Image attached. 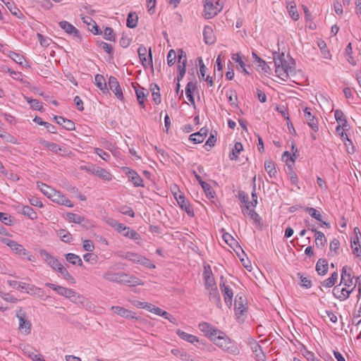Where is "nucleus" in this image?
<instances>
[{
    "label": "nucleus",
    "mask_w": 361,
    "mask_h": 361,
    "mask_svg": "<svg viewBox=\"0 0 361 361\" xmlns=\"http://www.w3.org/2000/svg\"><path fill=\"white\" fill-rule=\"evenodd\" d=\"M305 211L314 219L322 221V214L319 211L313 207H307Z\"/></svg>",
    "instance_id": "nucleus-59"
},
{
    "label": "nucleus",
    "mask_w": 361,
    "mask_h": 361,
    "mask_svg": "<svg viewBox=\"0 0 361 361\" xmlns=\"http://www.w3.org/2000/svg\"><path fill=\"white\" fill-rule=\"evenodd\" d=\"M275 72L277 76L283 81H286L290 73L293 71L291 66L284 59V54L275 53L274 56Z\"/></svg>",
    "instance_id": "nucleus-1"
},
{
    "label": "nucleus",
    "mask_w": 361,
    "mask_h": 361,
    "mask_svg": "<svg viewBox=\"0 0 361 361\" xmlns=\"http://www.w3.org/2000/svg\"><path fill=\"white\" fill-rule=\"evenodd\" d=\"M111 310L115 314H116L122 317L127 318V319L135 318V314L133 312L128 310L127 309H125L122 307L112 306Z\"/></svg>",
    "instance_id": "nucleus-22"
},
{
    "label": "nucleus",
    "mask_w": 361,
    "mask_h": 361,
    "mask_svg": "<svg viewBox=\"0 0 361 361\" xmlns=\"http://www.w3.org/2000/svg\"><path fill=\"white\" fill-rule=\"evenodd\" d=\"M209 132L208 128H202L197 133H192L190 135V140L194 143H202L207 135Z\"/></svg>",
    "instance_id": "nucleus-19"
},
{
    "label": "nucleus",
    "mask_w": 361,
    "mask_h": 361,
    "mask_svg": "<svg viewBox=\"0 0 361 361\" xmlns=\"http://www.w3.org/2000/svg\"><path fill=\"white\" fill-rule=\"evenodd\" d=\"M58 235L61 238V240L65 243H71L73 240L72 235L64 229L59 230Z\"/></svg>",
    "instance_id": "nucleus-47"
},
{
    "label": "nucleus",
    "mask_w": 361,
    "mask_h": 361,
    "mask_svg": "<svg viewBox=\"0 0 361 361\" xmlns=\"http://www.w3.org/2000/svg\"><path fill=\"white\" fill-rule=\"evenodd\" d=\"M128 177L129 180L132 182L135 187L142 186V179L135 171H129L128 173Z\"/></svg>",
    "instance_id": "nucleus-33"
},
{
    "label": "nucleus",
    "mask_w": 361,
    "mask_h": 361,
    "mask_svg": "<svg viewBox=\"0 0 361 361\" xmlns=\"http://www.w3.org/2000/svg\"><path fill=\"white\" fill-rule=\"evenodd\" d=\"M58 272H59L66 281H70L71 283H75V279L72 276V275L70 274V273L63 266L59 269Z\"/></svg>",
    "instance_id": "nucleus-52"
},
{
    "label": "nucleus",
    "mask_w": 361,
    "mask_h": 361,
    "mask_svg": "<svg viewBox=\"0 0 361 361\" xmlns=\"http://www.w3.org/2000/svg\"><path fill=\"white\" fill-rule=\"evenodd\" d=\"M94 173L96 176L104 180L109 181L112 179L111 174L104 169L98 167Z\"/></svg>",
    "instance_id": "nucleus-39"
},
{
    "label": "nucleus",
    "mask_w": 361,
    "mask_h": 361,
    "mask_svg": "<svg viewBox=\"0 0 361 361\" xmlns=\"http://www.w3.org/2000/svg\"><path fill=\"white\" fill-rule=\"evenodd\" d=\"M309 230H310L312 232L315 233V243H316V245L318 247H324L326 243V237H325L324 234L322 232H321V231H317L313 227L312 228L309 227Z\"/></svg>",
    "instance_id": "nucleus-26"
},
{
    "label": "nucleus",
    "mask_w": 361,
    "mask_h": 361,
    "mask_svg": "<svg viewBox=\"0 0 361 361\" xmlns=\"http://www.w3.org/2000/svg\"><path fill=\"white\" fill-rule=\"evenodd\" d=\"M232 59L238 63L242 72H243L245 74H247V75L250 74V73L246 69L245 63L242 60L239 54H233Z\"/></svg>",
    "instance_id": "nucleus-42"
},
{
    "label": "nucleus",
    "mask_w": 361,
    "mask_h": 361,
    "mask_svg": "<svg viewBox=\"0 0 361 361\" xmlns=\"http://www.w3.org/2000/svg\"><path fill=\"white\" fill-rule=\"evenodd\" d=\"M108 83L109 89L114 93L116 98L123 101L124 97L117 78L114 76H110Z\"/></svg>",
    "instance_id": "nucleus-10"
},
{
    "label": "nucleus",
    "mask_w": 361,
    "mask_h": 361,
    "mask_svg": "<svg viewBox=\"0 0 361 361\" xmlns=\"http://www.w3.org/2000/svg\"><path fill=\"white\" fill-rule=\"evenodd\" d=\"M212 341L223 350L231 354H237L238 348L235 343L231 341L223 331H219L218 336L212 338Z\"/></svg>",
    "instance_id": "nucleus-2"
},
{
    "label": "nucleus",
    "mask_w": 361,
    "mask_h": 361,
    "mask_svg": "<svg viewBox=\"0 0 361 361\" xmlns=\"http://www.w3.org/2000/svg\"><path fill=\"white\" fill-rule=\"evenodd\" d=\"M287 8H288L289 15L292 18V19L294 20H298L299 19L300 16H299V13L298 12L295 5L288 4L287 6Z\"/></svg>",
    "instance_id": "nucleus-54"
},
{
    "label": "nucleus",
    "mask_w": 361,
    "mask_h": 361,
    "mask_svg": "<svg viewBox=\"0 0 361 361\" xmlns=\"http://www.w3.org/2000/svg\"><path fill=\"white\" fill-rule=\"evenodd\" d=\"M222 238L229 246L233 247L234 245H237L238 242L233 238V237L228 233L224 232L222 235Z\"/></svg>",
    "instance_id": "nucleus-57"
},
{
    "label": "nucleus",
    "mask_w": 361,
    "mask_h": 361,
    "mask_svg": "<svg viewBox=\"0 0 361 361\" xmlns=\"http://www.w3.org/2000/svg\"><path fill=\"white\" fill-rule=\"evenodd\" d=\"M238 198L242 203H244L245 204V209L247 210H248L250 208V202H249L248 195L245 192H244L243 190H240L238 192Z\"/></svg>",
    "instance_id": "nucleus-55"
},
{
    "label": "nucleus",
    "mask_w": 361,
    "mask_h": 361,
    "mask_svg": "<svg viewBox=\"0 0 361 361\" xmlns=\"http://www.w3.org/2000/svg\"><path fill=\"white\" fill-rule=\"evenodd\" d=\"M66 260L73 264V265H78V266H82L83 263L80 257L73 253H68L65 255Z\"/></svg>",
    "instance_id": "nucleus-36"
},
{
    "label": "nucleus",
    "mask_w": 361,
    "mask_h": 361,
    "mask_svg": "<svg viewBox=\"0 0 361 361\" xmlns=\"http://www.w3.org/2000/svg\"><path fill=\"white\" fill-rule=\"evenodd\" d=\"M171 353L173 355L180 358L184 361H190V355H189L185 351L179 349H172Z\"/></svg>",
    "instance_id": "nucleus-43"
},
{
    "label": "nucleus",
    "mask_w": 361,
    "mask_h": 361,
    "mask_svg": "<svg viewBox=\"0 0 361 361\" xmlns=\"http://www.w3.org/2000/svg\"><path fill=\"white\" fill-rule=\"evenodd\" d=\"M334 116L336 121L339 125L336 127V132H339L342 128H344L348 125V121L343 112L340 109H336L334 111Z\"/></svg>",
    "instance_id": "nucleus-20"
},
{
    "label": "nucleus",
    "mask_w": 361,
    "mask_h": 361,
    "mask_svg": "<svg viewBox=\"0 0 361 361\" xmlns=\"http://www.w3.org/2000/svg\"><path fill=\"white\" fill-rule=\"evenodd\" d=\"M2 243L8 245L15 254L20 256L25 257L29 253L28 251L25 249L22 245L18 244L15 240L8 238H4L2 240Z\"/></svg>",
    "instance_id": "nucleus-7"
},
{
    "label": "nucleus",
    "mask_w": 361,
    "mask_h": 361,
    "mask_svg": "<svg viewBox=\"0 0 361 361\" xmlns=\"http://www.w3.org/2000/svg\"><path fill=\"white\" fill-rule=\"evenodd\" d=\"M66 218L70 222L75 223V224H79L80 220H81L82 216L78 215L77 214L68 212L66 214Z\"/></svg>",
    "instance_id": "nucleus-62"
},
{
    "label": "nucleus",
    "mask_w": 361,
    "mask_h": 361,
    "mask_svg": "<svg viewBox=\"0 0 361 361\" xmlns=\"http://www.w3.org/2000/svg\"><path fill=\"white\" fill-rule=\"evenodd\" d=\"M298 276L300 279V286L305 288H310L312 286V281L307 277L303 276L301 273H298Z\"/></svg>",
    "instance_id": "nucleus-60"
},
{
    "label": "nucleus",
    "mask_w": 361,
    "mask_h": 361,
    "mask_svg": "<svg viewBox=\"0 0 361 361\" xmlns=\"http://www.w3.org/2000/svg\"><path fill=\"white\" fill-rule=\"evenodd\" d=\"M41 185L44 188H46L47 189H49V190L51 192V195L49 199L59 204H61L63 203L65 196L62 195L59 191L54 190L53 188L48 186L45 183H41Z\"/></svg>",
    "instance_id": "nucleus-23"
},
{
    "label": "nucleus",
    "mask_w": 361,
    "mask_h": 361,
    "mask_svg": "<svg viewBox=\"0 0 361 361\" xmlns=\"http://www.w3.org/2000/svg\"><path fill=\"white\" fill-rule=\"evenodd\" d=\"M0 221L7 226L13 224V218L7 213L0 212Z\"/></svg>",
    "instance_id": "nucleus-49"
},
{
    "label": "nucleus",
    "mask_w": 361,
    "mask_h": 361,
    "mask_svg": "<svg viewBox=\"0 0 361 361\" xmlns=\"http://www.w3.org/2000/svg\"><path fill=\"white\" fill-rule=\"evenodd\" d=\"M243 149V147L241 142H236L232 149L231 152L229 154V158L231 160H236L238 158V154Z\"/></svg>",
    "instance_id": "nucleus-37"
},
{
    "label": "nucleus",
    "mask_w": 361,
    "mask_h": 361,
    "mask_svg": "<svg viewBox=\"0 0 361 361\" xmlns=\"http://www.w3.org/2000/svg\"><path fill=\"white\" fill-rule=\"evenodd\" d=\"M204 16L209 19L216 16L221 11L223 6H215L212 0H204Z\"/></svg>",
    "instance_id": "nucleus-6"
},
{
    "label": "nucleus",
    "mask_w": 361,
    "mask_h": 361,
    "mask_svg": "<svg viewBox=\"0 0 361 361\" xmlns=\"http://www.w3.org/2000/svg\"><path fill=\"white\" fill-rule=\"evenodd\" d=\"M45 286L56 291L57 293L60 295L69 298L75 302H78V295L73 290L61 286H57L51 283H47Z\"/></svg>",
    "instance_id": "nucleus-3"
},
{
    "label": "nucleus",
    "mask_w": 361,
    "mask_h": 361,
    "mask_svg": "<svg viewBox=\"0 0 361 361\" xmlns=\"http://www.w3.org/2000/svg\"><path fill=\"white\" fill-rule=\"evenodd\" d=\"M16 317L19 320V330L23 332L25 335L30 334L31 332L32 324L30 321L27 319L26 313L22 308L16 312Z\"/></svg>",
    "instance_id": "nucleus-5"
},
{
    "label": "nucleus",
    "mask_w": 361,
    "mask_h": 361,
    "mask_svg": "<svg viewBox=\"0 0 361 361\" xmlns=\"http://www.w3.org/2000/svg\"><path fill=\"white\" fill-rule=\"evenodd\" d=\"M304 116L308 126L314 132L317 133L319 130L318 119L312 114L310 108L306 107L304 109Z\"/></svg>",
    "instance_id": "nucleus-13"
},
{
    "label": "nucleus",
    "mask_w": 361,
    "mask_h": 361,
    "mask_svg": "<svg viewBox=\"0 0 361 361\" xmlns=\"http://www.w3.org/2000/svg\"><path fill=\"white\" fill-rule=\"evenodd\" d=\"M159 317H163L165 319L169 320L172 324H176V319L173 317L171 314L159 308Z\"/></svg>",
    "instance_id": "nucleus-63"
},
{
    "label": "nucleus",
    "mask_w": 361,
    "mask_h": 361,
    "mask_svg": "<svg viewBox=\"0 0 361 361\" xmlns=\"http://www.w3.org/2000/svg\"><path fill=\"white\" fill-rule=\"evenodd\" d=\"M118 276L119 272L114 273L110 271L105 272L103 275V278L105 280L114 283H118Z\"/></svg>",
    "instance_id": "nucleus-45"
},
{
    "label": "nucleus",
    "mask_w": 361,
    "mask_h": 361,
    "mask_svg": "<svg viewBox=\"0 0 361 361\" xmlns=\"http://www.w3.org/2000/svg\"><path fill=\"white\" fill-rule=\"evenodd\" d=\"M202 188L204 190L206 196L209 198H214L215 195V192L214 191L213 188L211 187V185L207 183H202Z\"/></svg>",
    "instance_id": "nucleus-50"
},
{
    "label": "nucleus",
    "mask_w": 361,
    "mask_h": 361,
    "mask_svg": "<svg viewBox=\"0 0 361 361\" xmlns=\"http://www.w3.org/2000/svg\"><path fill=\"white\" fill-rule=\"evenodd\" d=\"M338 278V274L336 271H334L331 274V276L327 279L321 282L322 286L326 288H331L333 287Z\"/></svg>",
    "instance_id": "nucleus-34"
},
{
    "label": "nucleus",
    "mask_w": 361,
    "mask_h": 361,
    "mask_svg": "<svg viewBox=\"0 0 361 361\" xmlns=\"http://www.w3.org/2000/svg\"><path fill=\"white\" fill-rule=\"evenodd\" d=\"M40 256L46 261V262L54 270L59 271L63 266L61 262L49 252L44 250L39 251Z\"/></svg>",
    "instance_id": "nucleus-8"
},
{
    "label": "nucleus",
    "mask_w": 361,
    "mask_h": 361,
    "mask_svg": "<svg viewBox=\"0 0 361 361\" xmlns=\"http://www.w3.org/2000/svg\"><path fill=\"white\" fill-rule=\"evenodd\" d=\"M5 4L13 16L18 18H24V15L20 11V9L16 7L13 1H8L5 3Z\"/></svg>",
    "instance_id": "nucleus-35"
},
{
    "label": "nucleus",
    "mask_w": 361,
    "mask_h": 361,
    "mask_svg": "<svg viewBox=\"0 0 361 361\" xmlns=\"http://www.w3.org/2000/svg\"><path fill=\"white\" fill-rule=\"evenodd\" d=\"M19 212L32 220L36 219L37 217V213L35 210L28 205L22 206L20 209H19Z\"/></svg>",
    "instance_id": "nucleus-29"
},
{
    "label": "nucleus",
    "mask_w": 361,
    "mask_h": 361,
    "mask_svg": "<svg viewBox=\"0 0 361 361\" xmlns=\"http://www.w3.org/2000/svg\"><path fill=\"white\" fill-rule=\"evenodd\" d=\"M246 299L244 296L241 295H236L234 302V309L235 314L239 317L240 315L243 314L244 312L246 311L247 307L246 305Z\"/></svg>",
    "instance_id": "nucleus-12"
},
{
    "label": "nucleus",
    "mask_w": 361,
    "mask_h": 361,
    "mask_svg": "<svg viewBox=\"0 0 361 361\" xmlns=\"http://www.w3.org/2000/svg\"><path fill=\"white\" fill-rule=\"evenodd\" d=\"M59 25L67 34L73 35L74 37L80 38L79 30L75 28L72 24L66 20H62L59 23Z\"/></svg>",
    "instance_id": "nucleus-16"
},
{
    "label": "nucleus",
    "mask_w": 361,
    "mask_h": 361,
    "mask_svg": "<svg viewBox=\"0 0 361 361\" xmlns=\"http://www.w3.org/2000/svg\"><path fill=\"white\" fill-rule=\"evenodd\" d=\"M118 283H123L129 286H135L139 284V279L135 276H130L123 272H119Z\"/></svg>",
    "instance_id": "nucleus-18"
},
{
    "label": "nucleus",
    "mask_w": 361,
    "mask_h": 361,
    "mask_svg": "<svg viewBox=\"0 0 361 361\" xmlns=\"http://www.w3.org/2000/svg\"><path fill=\"white\" fill-rule=\"evenodd\" d=\"M209 290V299L212 302L215 303L216 305L219 307H221V301L219 293L218 291L217 286L212 288L207 289Z\"/></svg>",
    "instance_id": "nucleus-24"
},
{
    "label": "nucleus",
    "mask_w": 361,
    "mask_h": 361,
    "mask_svg": "<svg viewBox=\"0 0 361 361\" xmlns=\"http://www.w3.org/2000/svg\"><path fill=\"white\" fill-rule=\"evenodd\" d=\"M27 102L30 104L31 107L35 110L42 111V103L35 99H31L30 97L25 98Z\"/></svg>",
    "instance_id": "nucleus-58"
},
{
    "label": "nucleus",
    "mask_w": 361,
    "mask_h": 361,
    "mask_svg": "<svg viewBox=\"0 0 361 361\" xmlns=\"http://www.w3.org/2000/svg\"><path fill=\"white\" fill-rule=\"evenodd\" d=\"M242 212L245 215L247 214L250 216V218L252 219L255 223L259 222L260 217L254 209H249L248 210H247L246 209H243Z\"/></svg>",
    "instance_id": "nucleus-51"
},
{
    "label": "nucleus",
    "mask_w": 361,
    "mask_h": 361,
    "mask_svg": "<svg viewBox=\"0 0 361 361\" xmlns=\"http://www.w3.org/2000/svg\"><path fill=\"white\" fill-rule=\"evenodd\" d=\"M125 258L134 262L140 264L142 256L137 253L128 252L126 253Z\"/></svg>",
    "instance_id": "nucleus-53"
},
{
    "label": "nucleus",
    "mask_w": 361,
    "mask_h": 361,
    "mask_svg": "<svg viewBox=\"0 0 361 361\" xmlns=\"http://www.w3.org/2000/svg\"><path fill=\"white\" fill-rule=\"evenodd\" d=\"M292 152H293V154H291L288 151L284 152L283 154V158L286 157V161H288V160H290V161L294 163L295 159L297 158V156H296L295 153L298 152V149L295 147V145L294 144H293V145H292Z\"/></svg>",
    "instance_id": "nucleus-46"
},
{
    "label": "nucleus",
    "mask_w": 361,
    "mask_h": 361,
    "mask_svg": "<svg viewBox=\"0 0 361 361\" xmlns=\"http://www.w3.org/2000/svg\"><path fill=\"white\" fill-rule=\"evenodd\" d=\"M40 143L44 147H47L49 150H50L53 152L59 153V151H61V147L59 145H57L54 142L42 140L40 142Z\"/></svg>",
    "instance_id": "nucleus-40"
},
{
    "label": "nucleus",
    "mask_w": 361,
    "mask_h": 361,
    "mask_svg": "<svg viewBox=\"0 0 361 361\" xmlns=\"http://www.w3.org/2000/svg\"><path fill=\"white\" fill-rule=\"evenodd\" d=\"M176 57L177 56L175 51L173 49H171L167 55V63L169 66H171L175 63Z\"/></svg>",
    "instance_id": "nucleus-64"
},
{
    "label": "nucleus",
    "mask_w": 361,
    "mask_h": 361,
    "mask_svg": "<svg viewBox=\"0 0 361 361\" xmlns=\"http://www.w3.org/2000/svg\"><path fill=\"white\" fill-rule=\"evenodd\" d=\"M204 41L207 44H212L215 42V36L213 29L209 25H206L203 30Z\"/></svg>",
    "instance_id": "nucleus-25"
},
{
    "label": "nucleus",
    "mask_w": 361,
    "mask_h": 361,
    "mask_svg": "<svg viewBox=\"0 0 361 361\" xmlns=\"http://www.w3.org/2000/svg\"><path fill=\"white\" fill-rule=\"evenodd\" d=\"M7 283L11 287L20 290L21 291L27 290V287L29 286V284H27L25 283L18 282L17 281L13 280H8Z\"/></svg>",
    "instance_id": "nucleus-41"
},
{
    "label": "nucleus",
    "mask_w": 361,
    "mask_h": 361,
    "mask_svg": "<svg viewBox=\"0 0 361 361\" xmlns=\"http://www.w3.org/2000/svg\"><path fill=\"white\" fill-rule=\"evenodd\" d=\"M219 287L223 294L224 302L231 308L232 305L233 292L232 288L226 284V281L223 276L220 278Z\"/></svg>",
    "instance_id": "nucleus-4"
},
{
    "label": "nucleus",
    "mask_w": 361,
    "mask_h": 361,
    "mask_svg": "<svg viewBox=\"0 0 361 361\" xmlns=\"http://www.w3.org/2000/svg\"><path fill=\"white\" fill-rule=\"evenodd\" d=\"M8 56L12 60L20 65H22L23 61H25V58L23 55L13 51H10Z\"/></svg>",
    "instance_id": "nucleus-61"
},
{
    "label": "nucleus",
    "mask_w": 361,
    "mask_h": 361,
    "mask_svg": "<svg viewBox=\"0 0 361 361\" xmlns=\"http://www.w3.org/2000/svg\"><path fill=\"white\" fill-rule=\"evenodd\" d=\"M138 16L135 12H130L127 17L126 25L129 28H134L137 25Z\"/></svg>",
    "instance_id": "nucleus-38"
},
{
    "label": "nucleus",
    "mask_w": 361,
    "mask_h": 361,
    "mask_svg": "<svg viewBox=\"0 0 361 361\" xmlns=\"http://www.w3.org/2000/svg\"><path fill=\"white\" fill-rule=\"evenodd\" d=\"M355 288V285H354V286L352 287L350 290H347L346 288H341V284H338L334 287L332 293L335 298H336L341 301H343L349 298L350 294L354 290Z\"/></svg>",
    "instance_id": "nucleus-9"
},
{
    "label": "nucleus",
    "mask_w": 361,
    "mask_h": 361,
    "mask_svg": "<svg viewBox=\"0 0 361 361\" xmlns=\"http://www.w3.org/2000/svg\"><path fill=\"white\" fill-rule=\"evenodd\" d=\"M264 169L270 178H275L277 173L275 163L271 160H266L264 162Z\"/></svg>",
    "instance_id": "nucleus-30"
},
{
    "label": "nucleus",
    "mask_w": 361,
    "mask_h": 361,
    "mask_svg": "<svg viewBox=\"0 0 361 361\" xmlns=\"http://www.w3.org/2000/svg\"><path fill=\"white\" fill-rule=\"evenodd\" d=\"M178 66L177 67H185L186 68L187 65V56L185 51L182 49H179L178 51Z\"/></svg>",
    "instance_id": "nucleus-44"
},
{
    "label": "nucleus",
    "mask_w": 361,
    "mask_h": 361,
    "mask_svg": "<svg viewBox=\"0 0 361 361\" xmlns=\"http://www.w3.org/2000/svg\"><path fill=\"white\" fill-rule=\"evenodd\" d=\"M177 335L183 341L194 344L195 346H198L197 344L204 345L202 341H200L197 336L188 334L180 329L176 331Z\"/></svg>",
    "instance_id": "nucleus-15"
},
{
    "label": "nucleus",
    "mask_w": 361,
    "mask_h": 361,
    "mask_svg": "<svg viewBox=\"0 0 361 361\" xmlns=\"http://www.w3.org/2000/svg\"><path fill=\"white\" fill-rule=\"evenodd\" d=\"M175 195V197L181 207L183 210H184L188 216H194V211L190 205V202L185 199L183 195L180 194L178 197L176 196V194Z\"/></svg>",
    "instance_id": "nucleus-14"
},
{
    "label": "nucleus",
    "mask_w": 361,
    "mask_h": 361,
    "mask_svg": "<svg viewBox=\"0 0 361 361\" xmlns=\"http://www.w3.org/2000/svg\"><path fill=\"white\" fill-rule=\"evenodd\" d=\"M345 54L347 61L350 64L355 66L356 64V62H355V59H353V57L352 56V44H351V43H349L347 45V47L345 48Z\"/></svg>",
    "instance_id": "nucleus-56"
},
{
    "label": "nucleus",
    "mask_w": 361,
    "mask_h": 361,
    "mask_svg": "<svg viewBox=\"0 0 361 361\" xmlns=\"http://www.w3.org/2000/svg\"><path fill=\"white\" fill-rule=\"evenodd\" d=\"M199 329L204 333L205 336H207L211 341L212 338H214L219 334V330L216 329L212 324L207 322H202L198 325Z\"/></svg>",
    "instance_id": "nucleus-11"
},
{
    "label": "nucleus",
    "mask_w": 361,
    "mask_h": 361,
    "mask_svg": "<svg viewBox=\"0 0 361 361\" xmlns=\"http://www.w3.org/2000/svg\"><path fill=\"white\" fill-rule=\"evenodd\" d=\"M96 86L104 93L108 92L106 80L102 75L97 74L94 77Z\"/></svg>",
    "instance_id": "nucleus-31"
},
{
    "label": "nucleus",
    "mask_w": 361,
    "mask_h": 361,
    "mask_svg": "<svg viewBox=\"0 0 361 361\" xmlns=\"http://www.w3.org/2000/svg\"><path fill=\"white\" fill-rule=\"evenodd\" d=\"M26 292L31 295H37L39 297H42L43 290L40 288H37L34 285L30 286L27 287V289L25 290Z\"/></svg>",
    "instance_id": "nucleus-48"
},
{
    "label": "nucleus",
    "mask_w": 361,
    "mask_h": 361,
    "mask_svg": "<svg viewBox=\"0 0 361 361\" xmlns=\"http://www.w3.org/2000/svg\"><path fill=\"white\" fill-rule=\"evenodd\" d=\"M353 277L351 276L350 273L347 272V267L345 266L342 269L341 272V279L340 284H343L344 286L347 288H350L351 286H354L355 284H353Z\"/></svg>",
    "instance_id": "nucleus-21"
},
{
    "label": "nucleus",
    "mask_w": 361,
    "mask_h": 361,
    "mask_svg": "<svg viewBox=\"0 0 361 361\" xmlns=\"http://www.w3.org/2000/svg\"><path fill=\"white\" fill-rule=\"evenodd\" d=\"M139 58L145 68H147V66H149L150 68H153L152 56L150 48L149 49V53L145 54V55H139Z\"/></svg>",
    "instance_id": "nucleus-32"
},
{
    "label": "nucleus",
    "mask_w": 361,
    "mask_h": 361,
    "mask_svg": "<svg viewBox=\"0 0 361 361\" xmlns=\"http://www.w3.org/2000/svg\"><path fill=\"white\" fill-rule=\"evenodd\" d=\"M198 59H199V62H200V75H201L202 79L205 80L206 82H207L208 85H209L210 86H212L214 85L212 78L208 75H206V77H205V74H206L207 68L205 66V65L203 63L202 59L199 58Z\"/></svg>",
    "instance_id": "nucleus-28"
},
{
    "label": "nucleus",
    "mask_w": 361,
    "mask_h": 361,
    "mask_svg": "<svg viewBox=\"0 0 361 361\" xmlns=\"http://www.w3.org/2000/svg\"><path fill=\"white\" fill-rule=\"evenodd\" d=\"M329 264L325 259H319L316 264V271L319 275L324 276L328 271Z\"/></svg>",
    "instance_id": "nucleus-27"
},
{
    "label": "nucleus",
    "mask_w": 361,
    "mask_h": 361,
    "mask_svg": "<svg viewBox=\"0 0 361 361\" xmlns=\"http://www.w3.org/2000/svg\"><path fill=\"white\" fill-rule=\"evenodd\" d=\"M133 87L135 91L138 104L142 108H145V99L147 95L149 94L148 90L141 87L138 84H137L135 86L134 85Z\"/></svg>",
    "instance_id": "nucleus-17"
}]
</instances>
